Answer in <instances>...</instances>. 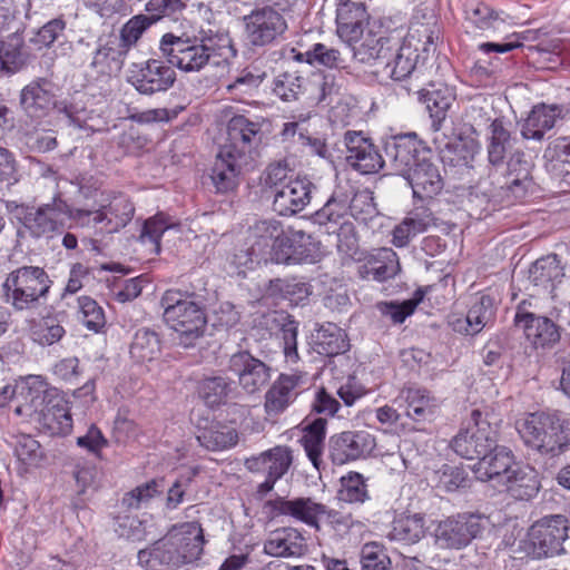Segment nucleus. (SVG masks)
Instances as JSON below:
<instances>
[{
  "instance_id": "obj_59",
  "label": "nucleus",
  "mask_w": 570,
  "mask_h": 570,
  "mask_svg": "<svg viewBox=\"0 0 570 570\" xmlns=\"http://www.w3.org/2000/svg\"><path fill=\"white\" fill-rule=\"evenodd\" d=\"M24 65V58L19 43L0 40V73H14Z\"/></svg>"
},
{
  "instance_id": "obj_7",
  "label": "nucleus",
  "mask_w": 570,
  "mask_h": 570,
  "mask_svg": "<svg viewBox=\"0 0 570 570\" xmlns=\"http://www.w3.org/2000/svg\"><path fill=\"white\" fill-rule=\"evenodd\" d=\"M568 520L560 514L546 517L533 523L519 548L532 559L550 558L564 552L568 539Z\"/></svg>"
},
{
  "instance_id": "obj_2",
  "label": "nucleus",
  "mask_w": 570,
  "mask_h": 570,
  "mask_svg": "<svg viewBox=\"0 0 570 570\" xmlns=\"http://www.w3.org/2000/svg\"><path fill=\"white\" fill-rule=\"evenodd\" d=\"M204 530L197 522L174 525L161 539L138 551V563L147 570H171L203 554Z\"/></svg>"
},
{
  "instance_id": "obj_53",
  "label": "nucleus",
  "mask_w": 570,
  "mask_h": 570,
  "mask_svg": "<svg viewBox=\"0 0 570 570\" xmlns=\"http://www.w3.org/2000/svg\"><path fill=\"white\" fill-rule=\"evenodd\" d=\"M80 320L83 325L94 332H99L106 324L104 309L89 296L78 298Z\"/></svg>"
},
{
  "instance_id": "obj_58",
  "label": "nucleus",
  "mask_w": 570,
  "mask_h": 570,
  "mask_svg": "<svg viewBox=\"0 0 570 570\" xmlns=\"http://www.w3.org/2000/svg\"><path fill=\"white\" fill-rule=\"evenodd\" d=\"M307 62L309 63H320L327 68H345L346 60L343 55L324 43H316L313 46L311 50L306 52Z\"/></svg>"
},
{
  "instance_id": "obj_18",
  "label": "nucleus",
  "mask_w": 570,
  "mask_h": 570,
  "mask_svg": "<svg viewBox=\"0 0 570 570\" xmlns=\"http://www.w3.org/2000/svg\"><path fill=\"white\" fill-rule=\"evenodd\" d=\"M344 141L347 164L361 174L377 173L385 165L384 158L379 154L375 146L361 132L347 131Z\"/></svg>"
},
{
  "instance_id": "obj_43",
  "label": "nucleus",
  "mask_w": 570,
  "mask_h": 570,
  "mask_svg": "<svg viewBox=\"0 0 570 570\" xmlns=\"http://www.w3.org/2000/svg\"><path fill=\"white\" fill-rule=\"evenodd\" d=\"M346 333L333 323L322 325L315 335V347L317 353L334 356L345 353L348 350Z\"/></svg>"
},
{
  "instance_id": "obj_60",
  "label": "nucleus",
  "mask_w": 570,
  "mask_h": 570,
  "mask_svg": "<svg viewBox=\"0 0 570 570\" xmlns=\"http://www.w3.org/2000/svg\"><path fill=\"white\" fill-rule=\"evenodd\" d=\"M422 297L404 301L403 303L394 302H380L376 304L379 312L386 317H390L393 323L401 324L407 316L413 314Z\"/></svg>"
},
{
  "instance_id": "obj_64",
  "label": "nucleus",
  "mask_w": 570,
  "mask_h": 570,
  "mask_svg": "<svg viewBox=\"0 0 570 570\" xmlns=\"http://www.w3.org/2000/svg\"><path fill=\"white\" fill-rule=\"evenodd\" d=\"M160 482L151 480L145 484L135 488L122 499V504L128 509H139L142 504L149 502L160 493Z\"/></svg>"
},
{
  "instance_id": "obj_41",
  "label": "nucleus",
  "mask_w": 570,
  "mask_h": 570,
  "mask_svg": "<svg viewBox=\"0 0 570 570\" xmlns=\"http://www.w3.org/2000/svg\"><path fill=\"white\" fill-rule=\"evenodd\" d=\"M531 166L521 151L512 154L508 161L507 187L515 198L523 197L531 185Z\"/></svg>"
},
{
  "instance_id": "obj_21",
  "label": "nucleus",
  "mask_w": 570,
  "mask_h": 570,
  "mask_svg": "<svg viewBox=\"0 0 570 570\" xmlns=\"http://www.w3.org/2000/svg\"><path fill=\"white\" fill-rule=\"evenodd\" d=\"M304 382L303 374H281L265 393L266 414L277 416L283 413L296 400Z\"/></svg>"
},
{
  "instance_id": "obj_3",
  "label": "nucleus",
  "mask_w": 570,
  "mask_h": 570,
  "mask_svg": "<svg viewBox=\"0 0 570 570\" xmlns=\"http://www.w3.org/2000/svg\"><path fill=\"white\" fill-rule=\"evenodd\" d=\"M23 402L17 405V415L36 421L51 435H66L72 430L68 402L56 390H49L40 376H29L20 392Z\"/></svg>"
},
{
  "instance_id": "obj_35",
  "label": "nucleus",
  "mask_w": 570,
  "mask_h": 570,
  "mask_svg": "<svg viewBox=\"0 0 570 570\" xmlns=\"http://www.w3.org/2000/svg\"><path fill=\"white\" fill-rule=\"evenodd\" d=\"M304 551V538L294 528L273 531L264 543V552L272 557L301 556Z\"/></svg>"
},
{
  "instance_id": "obj_54",
  "label": "nucleus",
  "mask_w": 570,
  "mask_h": 570,
  "mask_svg": "<svg viewBox=\"0 0 570 570\" xmlns=\"http://www.w3.org/2000/svg\"><path fill=\"white\" fill-rule=\"evenodd\" d=\"M200 42L206 45L208 60L212 57H219L223 61H229L235 58L237 50L235 49L230 37L227 33H216L214 36H200Z\"/></svg>"
},
{
  "instance_id": "obj_39",
  "label": "nucleus",
  "mask_w": 570,
  "mask_h": 570,
  "mask_svg": "<svg viewBox=\"0 0 570 570\" xmlns=\"http://www.w3.org/2000/svg\"><path fill=\"white\" fill-rule=\"evenodd\" d=\"M305 234L303 232H285L274 245V256L272 262L276 264H297L307 258L306 249L303 245Z\"/></svg>"
},
{
  "instance_id": "obj_12",
  "label": "nucleus",
  "mask_w": 570,
  "mask_h": 570,
  "mask_svg": "<svg viewBox=\"0 0 570 570\" xmlns=\"http://www.w3.org/2000/svg\"><path fill=\"white\" fill-rule=\"evenodd\" d=\"M488 520L479 514H459L441 521L434 532L441 548L462 549L485 529Z\"/></svg>"
},
{
  "instance_id": "obj_44",
  "label": "nucleus",
  "mask_w": 570,
  "mask_h": 570,
  "mask_svg": "<svg viewBox=\"0 0 570 570\" xmlns=\"http://www.w3.org/2000/svg\"><path fill=\"white\" fill-rule=\"evenodd\" d=\"M488 159L493 166L503 164L507 153L512 148L513 138L501 119H494L489 126Z\"/></svg>"
},
{
  "instance_id": "obj_50",
  "label": "nucleus",
  "mask_w": 570,
  "mask_h": 570,
  "mask_svg": "<svg viewBox=\"0 0 570 570\" xmlns=\"http://www.w3.org/2000/svg\"><path fill=\"white\" fill-rule=\"evenodd\" d=\"M66 334L61 321L56 315L42 317L32 328V338L41 346L59 342Z\"/></svg>"
},
{
  "instance_id": "obj_34",
  "label": "nucleus",
  "mask_w": 570,
  "mask_h": 570,
  "mask_svg": "<svg viewBox=\"0 0 570 570\" xmlns=\"http://www.w3.org/2000/svg\"><path fill=\"white\" fill-rule=\"evenodd\" d=\"M417 55L411 47L400 46L399 41H393L392 53L390 58L376 67L377 73H383L393 80H403L415 69Z\"/></svg>"
},
{
  "instance_id": "obj_31",
  "label": "nucleus",
  "mask_w": 570,
  "mask_h": 570,
  "mask_svg": "<svg viewBox=\"0 0 570 570\" xmlns=\"http://www.w3.org/2000/svg\"><path fill=\"white\" fill-rule=\"evenodd\" d=\"M126 55L127 52L121 48L118 37L110 35L105 40L100 39L90 67L100 76L117 75L124 66Z\"/></svg>"
},
{
  "instance_id": "obj_6",
  "label": "nucleus",
  "mask_w": 570,
  "mask_h": 570,
  "mask_svg": "<svg viewBox=\"0 0 570 570\" xmlns=\"http://www.w3.org/2000/svg\"><path fill=\"white\" fill-rule=\"evenodd\" d=\"M166 324L180 335L185 346L198 338L205 328L206 317L195 294L178 289L166 291L160 299Z\"/></svg>"
},
{
  "instance_id": "obj_8",
  "label": "nucleus",
  "mask_w": 570,
  "mask_h": 570,
  "mask_svg": "<svg viewBox=\"0 0 570 570\" xmlns=\"http://www.w3.org/2000/svg\"><path fill=\"white\" fill-rule=\"evenodd\" d=\"M159 48L170 65L186 72L199 71L209 62L206 45L198 36L185 31L165 33Z\"/></svg>"
},
{
  "instance_id": "obj_45",
  "label": "nucleus",
  "mask_w": 570,
  "mask_h": 570,
  "mask_svg": "<svg viewBox=\"0 0 570 570\" xmlns=\"http://www.w3.org/2000/svg\"><path fill=\"white\" fill-rule=\"evenodd\" d=\"M197 441L208 451H224L236 445L238 434L233 428L215 423L200 430Z\"/></svg>"
},
{
  "instance_id": "obj_62",
  "label": "nucleus",
  "mask_w": 570,
  "mask_h": 570,
  "mask_svg": "<svg viewBox=\"0 0 570 570\" xmlns=\"http://www.w3.org/2000/svg\"><path fill=\"white\" fill-rule=\"evenodd\" d=\"M170 227L163 215H156L144 223L140 240L142 243H150L153 252L158 254L160 252V237Z\"/></svg>"
},
{
  "instance_id": "obj_17",
  "label": "nucleus",
  "mask_w": 570,
  "mask_h": 570,
  "mask_svg": "<svg viewBox=\"0 0 570 570\" xmlns=\"http://www.w3.org/2000/svg\"><path fill=\"white\" fill-rule=\"evenodd\" d=\"M412 187L413 196L420 199L432 198L444 186L440 166L433 159L432 151H423L419 163L405 177Z\"/></svg>"
},
{
  "instance_id": "obj_61",
  "label": "nucleus",
  "mask_w": 570,
  "mask_h": 570,
  "mask_svg": "<svg viewBox=\"0 0 570 570\" xmlns=\"http://www.w3.org/2000/svg\"><path fill=\"white\" fill-rule=\"evenodd\" d=\"M71 219L82 227L99 228L100 232L108 233V218L101 204L95 209H71Z\"/></svg>"
},
{
  "instance_id": "obj_29",
  "label": "nucleus",
  "mask_w": 570,
  "mask_h": 570,
  "mask_svg": "<svg viewBox=\"0 0 570 570\" xmlns=\"http://www.w3.org/2000/svg\"><path fill=\"white\" fill-rule=\"evenodd\" d=\"M394 403L405 407L406 416L415 422L431 420L439 407L438 400L430 392L416 387L402 390Z\"/></svg>"
},
{
  "instance_id": "obj_40",
  "label": "nucleus",
  "mask_w": 570,
  "mask_h": 570,
  "mask_svg": "<svg viewBox=\"0 0 570 570\" xmlns=\"http://www.w3.org/2000/svg\"><path fill=\"white\" fill-rule=\"evenodd\" d=\"M161 352L159 334L148 327L136 331L129 347L130 357L136 363H146L156 360Z\"/></svg>"
},
{
  "instance_id": "obj_22",
  "label": "nucleus",
  "mask_w": 570,
  "mask_h": 570,
  "mask_svg": "<svg viewBox=\"0 0 570 570\" xmlns=\"http://www.w3.org/2000/svg\"><path fill=\"white\" fill-rule=\"evenodd\" d=\"M313 184L307 178L296 177L274 191L273 209L281 216L302 212L311 202Z\"/></svg>"
},
{
  "instance_id": "obj_26",
  "label": "nucleus",
  "mask_w": 570,
  "mask_h": 570,
  "mask_svg": "<svg viewBox=\"0 0 570 570\" xmlns=\"http://www.w3.org/2000/svg\"><path fill=\"white\" fill-rule=\"evenodd\" d=\"M514 323L535 347L552 346L560 340L559 328L550 318L523 312L521 306L518 307Z\"/></svg>"
},
{
  "instance_id": "obj_37",
  "label": "nucleus",
  "mask_w": 570,
  "mask_h": 570,
  "mask_svg": "<svg viewBox=\"0 0 570 570\" xmlns=\"http://www.w3.org/2000/svg\"><path fill=\"white\" fill-rule=\"evenodd\" d=\"M420 100L425 104L426 109L433 119V127L435 130L440 129L442 121L445 119L446 111L451 107L454 96L451 89L446 86L441 85L439 88L431 86L419 90Z\"/></svg>"
},
{
  "instance_id": "obj_25",
  "label": "nucleus",
  "mask_w": 570,
  "mask_h": 570,
  "mask_svg": "<svg viewBox=\"0 0 570 570\" xmlns=\"http://www.w3.org/2000/svg\"><path fill=\"white\" fill-rule=\"evenodd\" d=\"M293 462L292 450L277 445L245 460V468L252 473H263L274 480L282 479Z\"/></svg>"
},
{
  "instance_id": "obj_16",
  "label": "nucleus",
  "mask_w": 570,
  "mask_h": 570,
  "mask_svg": "<svg viewBox=\"0 0 570 570\" xmlns=\"http://www.w3.org/2000/svg\"><path fill=\"white\" fill-rule=\"evenodd\" d=\"M176 79L174 69L161 60L150 59L131 70L129 82L142 95H154L169 89Z\"/></svg>"
},
{
  "instance_id": "obj_1",
  "label": "nucleus",
  "mask_w": 570,
  "mask_h": 570,
  "mask_svg": "<svg viewBox=\"0 0 570 570\" xmlns=\"http://www.w3.org/2000/svg\"><path fill=\"white\" fill-rule=\"evenodd\" d=\"M263 137L259 121L243 115L234 116L228 121L226 141L219 147L210 174L218 193L235 189L240 176L255 168L257 148Z\"/></svg>"
},
{
  "instance_id": "obj_48",
  "label": "nucleus",
  "mask_w": 570,
  "mask_h": 570,
  "mask_svg": "<svg viewBox=\"0 0 570 570\" xmlns=\"http://www.w3.org/2000/svg\"><path fill=\"white\" fill-rule=\"evenodd\" d=\"M233 391V382L223 376L206 377L199 385V395L210 407L224 404Z\"/></svg>"
},
{
  "instance_id": "obj_5",
  "label": "nucleus",
  "mask_w": 570,
  "mask_h": 570,
  "mask_svg": "<svg viewBox=\"0 0 570 570\" xmlns=\"http://www.w3.org/2000/svg\"><path fill=\"white\" fill-rule=\"evenodd\" d=\"M518 432L524 443L541 454L556 456L570 446V420L546 413H531Z\"/></svg>"
},
{
  "instance_id": "obj_10",
  "label": "nucleus",
  "mask_w": 570,
  "mask_h": 570,
  "mask_svg": "<svg viewBox=\"0 0 570 570\" xmlns=\"http://www.w3.org/2000/svg\"><path fill=\"white\" fill-rule=\"evenodd\" d=\"M68 219H71V208L60 194H56L49 203L31 207L24 215V226L35 237L52 238L61 234Z\"/></svg>"
},
{
  "instance_id": "obj_9",
  "label": "nucleus",
  "mask_w": 570,
  "mask_h": 570,
  "mask_svg": "<svg viewBox=\"0 0 570 570\" xmlns=\"http://www.w3.org/2000/svg\"><path fill=\"white\" fill-rule=\"evenodd\" d=\"M451 444L460 456L480 460L497 444V431L479 410H473L471 421L453 438Z\"/></svg>"
},
{
  "instance_id": "obj_15",
  "label": "nucleus",
  "mask_w": 570,
  "mask_h": 570,
  "mask_svg": "<svg viewBox=\"0 0 570 570\" xmlns=\"http://www.w3.org/2000/svg\"><path fill=\"white\" fill-rule=\"evenodd\" d=\"M245 33L253 46L272 43L287 28L284 17L272 7H264L244 17Z\"/></svg>"
},
{
  "instance_id": "obj_51",
  "label": "nucleus",
  "mask_w": 570,
  "mask_h": 570,
  "mask_svg": "<svg viewBox=\"0 0 570 570\" xmlns=\"http://www.w3.org/2000/svg\"><path fill=\"white\" fill-rule=\"evenodd\" d=\"M340 499L350 503H363L368 499L367 487L362 474L351 472L341 479Z\"/></svg>"
},
{
  "instance_id": "obj_33",
  "label": "nucleus",
  "mask_w": 570,
  "mask_h": 570,
  "mask_svg": "<svg viewBox=\"0 0 570 570\" xmlns=\"http://www.w3.org/2000/svg\"><path fill=\"white\" fill-rule=\"evenodd\" d=\"M507 479L501 487L518 500H529L539 492L538 472L529 465L517 462Z\"/></svg>"
},
{
  "instance_id": "obj_56",
  "label": "nucleus",
  "mask_w": 570,
  "mask_h": 570,
  "mask_svg": "<svg viewBox=\"0 0 570 570\" xmlns=\"http://www.w3.org/2000/svg\"><path fill=\"white\" fill-rule=\"evenodd\" d=\"M544 157L554 161L557 168L564 176L570 175V137H559L549 144Z\"/></svg>"
},
{
  "instance_id": "obj_28",
  "label": "nucleus",
  "mask_w": 570,
  "mask_h": 570,
  "mask_svg": "<svg viewBox=\"0 0 570 570\" xmlns=\"http://www.w3.org/2000/svg\"><path fill=\"white\" fill-rule=\"evenodd\" d=\"M272 511L277 515L292 517L308 525L317 527L318 520L327 513V507L312 498L286 500L278 498L269 502Z\"/></svg>"
},
{
  "instance_id": "obj_47",
  "label": "nucleus",
  "mask_w": 570,
  "mask_h": 570,
  "mask_svg": "<svg viewBox=\"0 0 570 570\" xmlns=\"http://www.w3.org/2000/svg\"><path fill=\"white\" fill-rule=\"evenodd\" d=\"M425 533L424 518L421 514H413L394 520L387 538L392 541L415 543Z\"/></svg>"
},
{
  "instance_id": "obj_23",
  "label": "nucleus",
  "mask_w": 570,
  "mask_h": 570,
  "mask_svg": "<svg viewBox=\"0 0 570 570\" xmlns=\"http://www.w3.org/2000/svg\"><path fill=\"white\" fill-rule=\"evenodd\" d=\"M514 455L511 450L497 444L482 456L472 468L475 478L482 482L493 481L501 487L513 469Z\"/></svg>"
},
{
  "instance_id": "obj_20",
  "label": "nucleus",
  "mask_w": 570,
  "mask_h": 570,
  "mask_svg": "<svg viewBox=\"0 0 570 570\" xmlns=\"http://www.w3.org/2000/svg\"><path fill=\"white\" fill-rule=\"evenodd\" d=\"M351 196L352 187H335L324 206L314 214V222L325 226H337L338 230L345 234L352 233L353 225L347 222V215H350L351 207Z\"/></svg>"
},
{
  "instance_id": "obj_46",
  "label": "nucleus",
  "mask_w": 570,
  "mask_h": 570,
  "mask_svg": "<svg viewBox=\"0 0 570 570\" xmlns=\"http://www.w3.org/2000/svg\"><path fill=\"white\" fill-rule=\"evenodd\" d=\"M102 209L108 218V234L117 233L124 228L134 217L135 207L125 196L118 195L102 200Z\"/></svg>"
},
{
  "instance_id": "obj_24",
  "label": "nucleus",
  "mask_w": 570,
  "mask_h": 570,
  "mask_svg": "<svg viewBox=\"0 0 570 570\" xmlns=\"http://www.w3.org/2000/svg\"><path fill=\"white\" fill-rule=\"evenodd\" d=\"M337 33L346 42H357L372 23L363 3L341 1L336 10Z\"/></svg>"
},
{
  "instance_id": "obj_14",
  "label": "nucleus",
  "mask_w": 570,
  "mask_h": 570,
  "mask_svg": "<svg viewBox=\"0 0 570 570\" xmlns=\"http://www.w3.org/2000/svg\"><path fill=\"white\" fill-rule=\"evenodd\" d=\"M429 150L414 132L399 135L386 140L384 160L395 174L405 178L419 163L422 153Z\"/></svg>"
},
{
  "instance_id": "obj_11",
  "label": "nucleus",
  "mask_w": 570,
  "mask_h": 570,
  "mask_svg": "<svg viewBox=\"0 0 570 570\" xmlns=\"http://www.w3.org/2000/svg\"><path fill=\"white\" fill-rule=\"evenodd\" d=\"M227 371L237 379L238 386L247 395L259 393L272 379L271 365L248 351L232 354L227 362Z\"/></svg>"
},
{
  "instance_id": "obj_38",
  "label": "nucleus",
  "mask_w": 570,
  "mask_h": 570,
  "mask_svg": "<svg viewBox=\"0 0 570 570\" xmlns=\"http://www.w3.org/2000/svg\"><path fill=\"white\" fill-rule=\"evenodd\" d=\"M493 299L488 296H481L473 303L468 311L464 320H456L453 323V328L456 332H464L469 335H475L492 320L493 316Z\"/></svg>"
},
{
  "instance_id": "obj_49",
  "label": "nucleus",
  "mask_w": 570,
  "mask_h": 570,
  "mask_svg": "<svg viewBox=\"0 0 570 570\" xmlns=\"http://www.w3.org/2000/svg\"><path fill=\"white\" fill-rule=\"evenodd\" d=\"M307 81L296 70L285 71L274 79L273 91L284 101L297 99L303 89H307Z\"/></svg>"
},
{
  "instance_id": "obj_4",
  "label": "nucleus",
  "mask_w": 570,
  "mask_h": 570,
  "mask_svg": "<svg viewBox=\"0 0 570 570\" xmlns=\"http://www.w3.org/2000/svg\"><path fill=\"white\" fill-rule=\"evenodd\" d=\"M51 285L42 267H18L2 283V299L17 312L32 311L47 301Z\"/></svg>"
},
{
  "instance_id": "obj_57",
  "label": "nucleus",
  "mask_w": 570,
  "mask_h": 570,
  "mask_svg": "<svg viewBox=\"0 0 570 570\" xmlns=\"http://www.w3.org/2000/svg\"><path fill=\"white\" fill-rule=\"evenodd\" d=\"M17 459L27 466H36L42 460L40 443L31 435L22 434L17 438L14 445Z\"/></svg>"
},
{
  "instance_id": "obj_42",
  "label": "nucleus",
  "mask_w": 570,
  "mask_h": 570,
  "mask_svg": "<svg viewBox=\"0 0 570 570\" xmlns=\"http://www.w3.org/2000/svg\"><path fill=\"white\" fill-rule=\"evenodd\" d=\"M326 419H315L304 428V434L301 439L307 458L317 470L321 469L323 463L322 455L326 435Z\"/></svg>"
},
{
  "instance_id": "obj_19",
  "label": "nucleus",
  "mask_w": 570,
  "mask_h": 570,
  "mask_svg": "<svg viewBox=\"0 0 570 570\" xmlns=\"http://www.w3.org/2000/svg\"><path fill=\"white\" fill-rule=\"evenodd\" d=\"M58 87L48 78H37L20 92V105L27 115L41 118L58 106Z\"/></svg>"
},
{
  "instance_id": "obj_32",
  "label": "nucleus",
  "mask_w": 570,
  "mask_h": 570,
  "mask_svg": "<svg viewBox=\"0 0 570 570\" xmlns=\"http://www.w3.org/2000/svg\"><path fill=\"white\" fill-rule=\"evenodd\" d=\"M400 269L396 253L391 248H380L360 266L358 274L365 279L384 282L394 277Z\"/></svg>"
},
{
  "instance_id": "obj_63",
  "label": "nucleus",
  "mask_w": 570,
  "mask_h": 570,
  "mask_svg": "<svg viewBox=\"0 0 570 570\" xmlns=\"http://www.w3.org/2000/svg\"><path fill=\"white\" fill-rule=\"evenodd\" d=\"M362 570H387L390 559L376 542H368L361 550Z\"/></svg>"
},
{
  "instance_id": "obj_27",
  "label": "nucleus",
  "mask_w": 570,
  "mask_h": 570,
  "mask_svg": "<svg viewBox=\"0 0 570 570\" xmlns=\"http://www.w3.org/2000/svg\"><path fill=\"white\" fill-rule=\"evenodd\" d=\"M393 39L381 35V27L373 21L364 31L363 38L353 48L354 57L361 62L375 61L380 66L392 53Z\"/></svg>"
},
{
  "instance_id": "obj_55",
  "label": "nucleus",
  "mask_w": 570,
  "mask_h": 570,
  "mask_svg": "<svg viewBox=\"0 0 570 570\" xmlns=\"http://www.w3.org/2000/svg\"><path fill=\"white\" fill-rule=\"evenodd\" d=\"M435 487L445 492L464 488L468 482L466 473L459 466L444 464L434 472Z\"/></svg>"
},
{
  "instance_id": "obj_13",
  "label": "nucleus",
  "mask_w": 570,
  "mask_h": 570,
  "mask_svg": "<svg viewBox=\"0 0 570 570\" xmlns=\"http://www.w3.org/2000/svg\"><path fill=\"white\" fill-rule=\"evenodd\" d=\"M376 446L375 438L365 430L344 431L328 441V456L335 465L365 459Z\"/></svg>"
},
{
  "instance_id": "obj_30",
  "label": "nucleus",
  "mask_w": 570,
  "mask_h": 570,
  "mask_svg": "<svg viewBox=\"0 0 570 570\" xmlns=\"http://www.w3.org/2000/svg\"><path fill=\"white\" fill-rule=\"evenodd\" d=\"M566 276L564 266L556 254L537 259L529 269V282L539 291L553 293Z\"/></svg>"
},
{
  "instance_id": "obj_36",
  "label": "nucleus",
  "mask_w": 570,
  "mask_h": 570,
  "mask_svg": "<svg viewBox=\"0 0 570 570\" xmlns=\"http://www.w3.org/2000/svg\"><path fill=\"white\" fill-rule=\"evenodd\" d=\"M561 110L557 106H534L525 119L521 135L525 139L541 140L546 131L553 128Z\"/></svg>"
},
{
  "instance_id": "obj_52",
  "label": "nucleus",
  "mask_w": 570,
  "mask_h": 570,
  "mask_svg": "<svg viewBox=\"0 0 570 570\" xmlns=\"http://www.w3.org/2000/svg\"><path fill=\"white\" fill-rule=\"evenodd\" d=\"M155 22V19H150L148 16L138 14L127 21L121 30L118 41L125 52L128 53L129 49L136 45L144 31Z\"/></svg>"
}]
</instances>
